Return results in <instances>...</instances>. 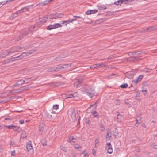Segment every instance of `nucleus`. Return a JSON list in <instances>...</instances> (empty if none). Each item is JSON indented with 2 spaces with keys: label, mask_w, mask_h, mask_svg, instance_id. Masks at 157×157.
<instances>
[{
  "label": "nucleus",
  "mask_w": 157,
  "mask_h": 157,
  "mask_svg": "<svg viewBox=\"0 0 157 157\" xmlns=\"http://www.w3.org/2000/svg\"><path fill=\"white\" fill-rule=\"evenodd\" d=\"M85 88L86 89L85 93L90 98H92L95 95V93L94 89L88 86H86Z\"/></svg>",
  "instance_id": "nucleus-1"
},
{
  "label": "nucleus",
  "mask_w": 157,
  "mask_h": 157,
  "mask_svg": "<svg viewBox=\"0 0 157 157\" xmlns=\"http://www.w3.org/2000/svg\"><path fill=\"white\" fill-rule=\"evenodd\" d=\"M63 16V14L60 13H56L55 14H52L49 16H47L46 19H56L61 18Z\"/></svg>",
  "instance_id": "nucleus-2"
},
{
  "label": "nucleus",
  "mask_w": 157,
  "mask_h": 157,
  "mask_svg": "<svg viewBox=\"0 0 157 157\" xmlns=\"http://www.w3.org/2000/svg\"><path fill=\"white\" fill-rule=\"evenodd\" d=\"M28 82H25L24 80L20 79L17 81L16 83L12 86V87H17L20 86L21 85L24 83L28 84Z\"/></svg>",
  "instance_id": "nucleus-3"
},
{
  "label": "nucleus",
  "mask_w": 157,
  "mask_h": 157,
  "mask_svg": "<svg viewBox=\"0 0 157 157\" xmlns=\"http://www.w3.org/2000/svg\"><path fill=\"white\" fill-rule=\"evenodd\" d=\"M62 27V25L59 23H55L52 25L48 26L47 28V29L48 30H51L52 29H55L59 27Z\"/></svg>",
  "instance_id": "nucleus-4"
},
{
  "label": "nucleus",
  "mask_w": 157,
  "mask_h": 157,
  "mask_svg": "<svg viewBox=\"0 0 157 157\" xmlns=\"http://www.w3.org/2000/svg\"><path fill=\"white\" fill-rule=\"evenodd\" d=\"M29 29H26L24 33L23 34L21 33L20 35H19L18 36L16 40L17 41H18L20 40L23 39L24 36H26L29 33Z\"/></svg>",
  "instance_id": "nucleus-5"
},
{
  "label": "nucleus",
  "mask_w": 157,
  "mask_h": 157,
  "mask_svg": "<svg viewBox=\"0 0 157 157\" xmlns=\"http://www.w3.org/2000/svg\"><path fill=\"white\" fill-rule=\"evenodd\" d=\"M27 90V89L25 88L24 86L21 87L16 89H13V93L18 94L21 93V92Z\"/></svg>",
  "instance_id": "nucleus-6"
},
{
  "label": "nucleus",
  "mask_w": 157,
  "mask_h": 157,
  "mask_svg": "<svg viewBox=\"0 0 157 157\" xmlns=\"http://www.w3.org/2000/svg\"><path fill=\"white\" fill-rule=\"evenodd\" d=\"M106 149L108 153L111 154L112 153V147L110 143H108L106 144Z\"/></svg>",
  "instance_id": "nucleus-7"
},
{
  "label": "nucleus",
  "mask_w": 157,
  "mask_h": 157,
  "mask_svg": "<svg viewBox=\"0 0 157 157\" xmlns=\"http://www.w3.org/2000/svg\"><path fill=\"white\" fill-rule=\"evenodd\" d=\"M23 48L21 47H16L12 48L10 49L9 50L10 54L14 53L16 52H18L20 51V49H23Z\"/></svg>",
  "instance_id": "nucleus-8"
},
{
  "label": "nucleus",
  "mask_w": 157,
  "mask_h": 157,
  "mask_svg": "<svg viewBox=\"0 0 157 157\" xmlns=\"http://www.w3.org/2000/svg\"><path fill=\"white\" fill-rule=\"evenodd\" d=\"M32 50L30 51L29 52H23L21 55L18 56V58H19V59H21L22 58H23L26 57L27 56L29 55L30 54L32 53Z\"/></svg>",
  "instance_id": "nucleus-9"
},
{
  "label": "nucleus",
  "mask_w": 157,
  "mask_h": 157,
  "mask_svg": "<svg viewBox=\"0 0 157 157\" xmlns=\"http://www.w3.org/2000/svg\"><path fill=\"white\" fill-rule=\"evenodd\" d=\"M71 117L72 119L73 122H75L76 120V113L74 109H73L71 110Z\"/></svg>",
  "instance_id": "nucleus-10"
},
{
  "label": "nucleus",
  "mask_w": 157,
  "mask_h": 157,
  "mask_svg": "<svg viewBox=\"0 0 157 157\" xmlns=\"http://www.w3.org/2000/svg\"><path fill=\"white\" fill-rule=\"evenodd\" d=\"M26 148L28 151H30L33 150V148L31 141H29L26 144Z\"/></svg>",
  "instance_id": "nucleus-11"
},
{
  "label": "nucleus",
  "mask_w": 157,
  "mask_h": 157,
  "mask_svg": "<svg viewBox=\"0 0 157 157\" xmlns=\"http://www.w3.org/2000/svg\"><path fill=\"white\" fill-rule=\"evenodd\" d=\"M134 75V73L133 72L129 71L126 73L125 75L126 78H132Z\"/></svg>",
  "instance_id": "nucleus-12"
},
{
  "label": "nucleus",
  "mask_w": 157,
  "mask_h": 157,
  "mask_svg": "<svg viewBox=\"0 0 157 157\" xmlns=\"http://www.w3.org/2000/svg\"><path fill=\"white\" fill-rule=\"evenodd\" d=\"M20 59H18V56H17L14 57H13L10 59H7L5 61L6 63H8L10 62H13L16 60H17Z\"/></svg>",
  "instance_id": "nucleus-13"
},
{
  "label": "nucleus",
  "mask_w": 157,
  "mask_h": 157,
  "mask_svg": "<svg viewBox=\"0 0 157 157\" xmlns=\"http://www.w3.org/2000/svg\"><path fill=\"white\" fill-rule=\"evenodd\" d=\"M98 12V10L96 9L93 10H89L86 12V15H90L92 14H94Z\"/></svg>",
  "instance_id": "nucleus-14"
},
{
  "label": "nucleus",
  "mask_w": 157,
  "mask_h": 157,
  "mask_svg": "<svg viewBox=\"0 0 157 157\" xmlns=\"http://www.w3.org/2000/svg\"><path fill=\"white\" fill-rule=\"evenodd\" d=\"M52 0H46L45 1L41 2L37 4V6H44L48 4L49 2L52 1Z\"/></svg>",
  "instance_id": "nucleus-15"
},
{
  "label": "nucleus",
  "mask_w": 157,
  "mask_h": 157,
  "mask_svg": "<svg viewBox=\"0 0 157 157\" xmlns=\"http://www.w3.org/2000/svg\"><path fill=\"white\" fill-rule=\"evenodd\" d=\"M97 7L99 10H102L106 9V7L104 5H97Z\"/></svg>",
  "instance_id": "nucleus-16"
},
{
  "label": "nucleus",
  "mask_w": 157,
  "mask_h": 157,
  "mask_svg": "<svg viewBox=\"0 0 157 157\" xmlns=\"http://www.w3.org/2000/svg\"><path fill=\"white\" fill-rule=\"evenodd\" d=\"M81 82L79 81H77L74 83V86L75 87L78 88L80 86Z\"/></svg>",
  "instance_id": "nucleus-17"
},
{
  "label": "nucleus",
  "mask_w": 157,
  "mask_h": 157,
  "mask_svg": "<svg viewBox=\"0 0 157 157\" xmlns=\"http://www.w3.org/2000/svg\"><path fill=\"white\" fill-rule=\"evenodd\" d=\"M115 130L113 131V135L114 136V138L116 139L117 138V136L118 134V132L117 129L116 128H115Z\"/></svg>",
  "instance_id": "nucleus-18"
},
{
  "label": "nucleus",
  "mask_w": 157,
  "mask_h": 157,
  "mask_svg": "<svg viewBox=\"0 0 157 157\" xmlns=\"http://www.w3.org/2000/svg\"><path fill=\"white\" fill-rule=\"evenodd\" d=\"M148 32L147 30V28H142L141 30H139L137 32L138 33H145Z\"/></svg>",
  "instance_id": "nucleus-19"
},
{
  "label": "nucleus",
  "mask_w": 157,
  "mask_h": 157,
  "mask_svg": "<svg viewBox=\"0 0 157 157\" xmlns=\"http://www.w3.org/2000/svg\"><path fill=\"white\" fill-rule=\"evenodd\" d=\"M92 115H93L95 117L98 118L99 117V115L98 114V113L95 111H93L92 113Z\"/></svg>",
  "instance_id": "nucleus-20"
},
{
  "label": "nucleus",
  "mask_w": 157,
  "mask_h": 157,
  "mask_svg": "<svg viewBox=\"0 0 157 157\" xmlns=\"http://www.w3.org/2000/svg\"><path fill=\"white\" fill-rule=\"evenodd\" d=\"M44 124L43 123H41L39 125V131L40 132H43L44 130Z\"/></svg>",
  "instance_id": "nucleus-21"
},
{
  "label": "nucleus",
  "mask_w": 157,
  "mask_h": 157,
  "mask_svg": "<svg viewBox=\"0 0 157 157\" xmlns=\"http://www.w3.org/2000/svg\"><path fill=\"white\" fill-rule=\"evenodd\" d=\"M97 101L95 102L94 104L91 105H90V107L88 108L87 109V110H88L89 109H90L92 107H93V109H96L97 107V105H96V103H97Z\"/></svg>",
  "instance_id": "nucleus-22"
},
{
  "label": "nucleus",
  "mask_w": 157,
  "mask_h": 157,
  "mask_svg": "<svg viewBox=\"0 0 157 157\" xmlns=\"http://www.w3.org/2000/svg\"><path fill=\"white\" fill-rule=\"evenodd\" d=\"M155 28L153 26H150L147 28V30L148 32L155 30Z\"/></svg>",
  "instance_id": "nucleus-23"
},
{
  "label": "nucleus",
  "mask_w": 157,
  "mask_h": 157,
  "mask_svg": "<svg viewBox=\"0 0 157 157\" xmlns=\"http://www.w3.org/2000/svg\"><path fill=\"white\" fill-rule=\"evenodd\" d=\"M122 0H119L117 2H115L114 3V4L117 6L118 5H121V4L123 3L122 1Z\"/></svg>",
  "instance_id": "nucleus-24"
},
{
  "label": "nucleus",
  "mask_w": 157,
  "mask_h": 157,
  "mask_svg": "<svg viewBox=\"0 0 157 157\" xmlns=\"http://www.w3.org/2000/svg\"><path fill=\"white\" fill-rule=\"evenodd\" d=\"M132 58L133 59H132V60L133 62H134L135 60L140 61L142 59L141 58H140L138 57H133Z\"/></svg>",
  "instance_id": "nucleus-25"
},
{
  "label": "nucleus",
  "mask_w": 157,
  "mask_h": 157,
  "mask_svg": "<svg viewBox=\"0 0 157 157\" xmlns=\"http://www.w3.org/2000/svg\"><path fill=\"white\" fill-rule=\"evenodd\" d=\"M18 13H17V11L16 13H13V14H12V15L11 17L12 18V19H13L15 18L16 17H17V15H18Z\"/></svg>",
  "instance_id": "nucleus-26"
},
{
  "label": "nucleus",
  "mask_w": 157,
  "mask_h": 157,
  "mask_svg": "<svg viewBox=\"0 0 157 157\" xmlns=\"http://www.w3.org/2000/svg\"><path fill=\"white\" fill-rule=\"evenodd\" d=\"M75 139L73 136H71L70 137V138L67 140L68 142L71 143V142H75V141H73V140H75Z\"/></svg>",
  "instance_id": "nucleus-27"
},
{
  "label": "nucleus",
  "mask_w": 157,
  "mask_h": 157,
  "mask_svg": "<svg viewBox=\"0 0 157 157\" xmlns=\"http://www.w3.org/2000/svg\"><path fill=\"white\" fill-rule=\"evenodd\" d=\"M128 86V85L127 83H124L120 86V87L122 88H126Z\"/></svg>",
  "instance_id": "nucleus-28"
},
{
  "label": "nucleus",
  "mask_w": 157,
  "mask_h": 157,
  "mask_svg": "<svg viewBox=\"0 0 157 157\" xmlns=\"http://www.w3.org/2000/svg\"><path fill=\"white\" fill-rule=\"evenodd\" d=\"M74 20H66L65 21H63V22L62 23V24H63L65 23H66V25L67 24H69L70 22H72Z\"/></svg>",
  "instance_id": "nucleus-29"
},
{
  "label": "nucleus",
  "mask_w": 157,
  "mask_h": 157,
  "mask_svg": "<svg viewBox=\"0 0 157 157\" xmlns=\"http://www.w3.org/2000/svg\"><path fill=\"white\" fill-rule=\"evenodd\" d=\"M61 96H62V98H63L64 99H66L68 98V96L67 94H62L61 95Z\"/></svg>",
  "instance_id": "nucleus-30"
},
{
  "label": "nucleus",
  "mask_w": 157,
  "mask_h": 157,
  "mask_svg": "<svg viewBox=\"0 0 157 157\" xmlns=\"http://www.w3.org/2000/svg\"><path fill=\"white\" fill-rule=\"evenodd\" d=\"M14 0H7L6 2H0V5H1V4L4 5L6 3L9 2H11L12 1H14Z\"/></svg>",
  "instance_id": "nucleus-31"
},
{
  "label": "nucleus",
  "mask_w": 157,
  "mask_h": 157,
  "mask_svg": "<svg viewBox=\"0 0 157 157\" xmlns=\"http://www.w3.org/2000/svg\"><path fill=\"white\" fill-rule=\"evenodd\" d=\"M55 70V67H54L49 68L48 69V71L49 72L56 71Z\"/></svg>",
  "instance_id": "nucleus-32"
},
{
  "label": "nucleus",
  "mask_w": 157,
  "mask_h": 157,
  "mask_svg": "<svg viewBox=\"0 0 157 157\" xmlns=\"http://www.w3.org/2000/svg\"><path fill=\"white\" fill-rule=\"evenodd\" d=\"M141 81V80L138 77L136 79H134L133 80V82H134V83H138L140 81Z\"/></svg>",
  "instance_id": "nucleus-33"
},
{
  "label": "nucleus",
  "mask_w": 157,
  "mask_h": 157,
  "mask_svg": "<svg viewBox=\"0 0 157 157\" xmlns=\"http://www.w3.org/2000/svg\"><path fill=\"white\" fill-rule=\"evenodd\" d=\"M117 113H118L117 114V119L118 121H119L121 118V115L119 114L118 112Z\"/></svg>",
  "instance_id": "nucleus-34"
},
{
  "label": "nucleus",
  "mask_w": 157,
  "mask_h": 157,
  "mask_svg": "<svg viewBox=\"0 0 157 157\" xmlns=\"http://www.w3.org/2000/svg\"><path fill=\"white\" fill-rule=\"evenodd\" d=\"M26 136L25 133H23L21 134V138L23 139H26Z\"/></svg>",
  "instance_id": "nucleus-35"
},
{
  "label": "nucleus",
  "mask_w": 157,
  "mask_h": 157,
  "mask_svg": "<svg viewBox=\"0 0 157 157\" xmlns=\"http://www.w3.org/2000/svg\"><path fill=\"white\" fill-rule=\"evenodd\" d=\"M74 147L76 149H78L79 148H81V147L80 145L78 144H75L74 145Z\"/></svg>",
  "instance_id": "nucleus-36"
},
{
  "label": "nucleus",
  "mask_w": 157,
  "mask_h": 157,
  "mask_svg": "<svg viewBox=\"0 0 157 157\" xmlns=\"http://www.w3.org/2000/svg\"><path fill=\"white\" fill-rule=\"evenodd\" d=\"M20 127L18 126H14L13 127V129L15 131H18Z\"/></svg>",
  "instance_id": "nucleus-37"
},
{
  "label": "nucleus",
  "mask_w": 157,
  "mask_h": 157,
  "mask_svg": "<svg viewBox=\"0 0 157 157\" xmlns=\"http://www.w3.org/2000/svg\"><path fill=\"white\" fill-rule=\"evenodd\" d=\"M111 132L110 129H108L107 131L106 135L108 136H109V135H111Z\"/></svg>",
  "instance_id": "nucleus-38"
},
{
  "label": "nucleus",
  "mask_w": 157,
  "mask_h": 157,
  "mask_svg": "<svg viewBox=\"0 0 157 157\" xmlns=\"http://www.w3.org/2000/svg\"><path fill=\"white\" fill-rule=\"evenodd\" d=\"M9 50H6L4 52V54L6 56H7L9 55L10 54V52H9Z\"/></svg>",
  "instance_id": "nucleus-39"
},
{
  "label": "nucleus",
  "mask_w": 157,
  "mask_h": 157,
  "mask_svg": "<svg viewBox=\"0 0 157 157\" xmlns=\"http://www.w3.org/2000/svg\"><path fill=\"white\" fill-rule=\"evenodd\" d=\"M53 109L55 110H57L59 108V105H55L53 106Z\"/></svg>",
  "instance_id": "nucleus-40"
},
{
  "label": "nucleus",
  "mask_w": 157,
  "mask_h": 157,
  "mask_svg": "<svg viewBox=\"0 0 157 157\" xmlns=\"http://www.w3.org/2000/svg\"><path fill=\"white\" fill-rule=\"evenodd\" d=\"M84 120L86 123L89 124V125L90 124V120L89 119L87 118H86Z\"/></svg>",
  "instance_id": "nucleus-41"
},
{
  "label": "nucleus",
  "mask_w": 157,
  "mask_h": 157,
  "mask_svg": "<svg viewBox=\"0 0 157 157\" xmlns=\"http://www.w3.org/2000/svg\"><path fill=\"white\" fill-rule=\"evenodd\" d=\"M144 52L142 51H137L136 54L138 55H142V54H144Z\"/></svg>",
  "instance_id": "nucleus-42"
},
{
  "label": "nucleus",
  "mask_w": 157,
  "mask_h": 157,
  "mask_svg": "<svg viewBox=\"0 0 157 157\" xmlns=\"http://www.w3.org/2000/svg\"><path fill=\"white\" fill-rule=\"evenodd\" d=\"M67 95L68 96V98H73V93H70V94H67Z\"/></svg>",
  "instance_id": "nucleus-43"
},
{
  "label": "nucleus",
  "mask_w": 157,
  "mask_h": 157,
  "mask_svg": "<svg viewBox=\"0 0 157 157\" xmlns=\"http://www.w3.org/2000/svg\"><path fill=\"white\" fill-rule=\"evenodd\" d=\"M55 67V71H59V70H60V66H58Z\"/></svg>",
  "instance_id": "nucleus-44"
},
{
  "label": "nucleus",
  "mask_w": 157,
  "mask_h": 157,
  "mask_svg": "<svg viewBox=\"0 0 157 157\" xmlns=\"http://www.w3.org/2000/svg\"><path fill=\"white\" fill-rule=\"evenodd\" d=\"M61 56V55H59V56H58L57 57H56L55 58V59L56 60H58L59 59H60V58H63V56Z\"/></svg>",
  "instance_id": "nucleus-45"
},
{
  "label": "nucleus",
  "mask_w": 157,
  "mask_h": 157,
  "mask_svg": "<svg viewBox=\"0 0 157 157\" xmlns=\"http://www.w3.org/2000/svg\"><path fill=\"white\" fill-rule=\"evenodd\" d=\"M107 65L106 63H102L101 64H98L99 67H103L104 66H105Z\"/></svg>",
  "instance_id": "nucleus-46"
},
{
  "label": "nucleus",
  "mask_w": 157,
  "mask_h": 157,
  "mask_svg": "<svg viewBox=\"0 0 157 157\" xmlns=\"http://www.w3.org/2000/svg\"><path fill=\"white\" fill-rule=\"evenodd\" d=\"M28 7L29 6L23 8V10L24 12L29 10Z\"/></svg>",
  "instance_id": "nucleus-47"
},
{
  "label": "nucleus",
  "mask_w": 157,
  "mask_h": 157,
  "mask_svg": "<svg viewBox=\"0 0 157 157\" xmlns=\"http://www.w3.org/2000/svg\"><path fill=\"white\" fill-rule=\"evenodd\" d=\"M73 94V98H75L78 96V94L77 92H75Z\"/></svg>",
  "instance_id": "nucleus-48"
},
{
  "label": "nucleus",
  "mask_w": 157,
  "mask_h": 157,
  "mask_svg": "<svg viewBox=\"0 0 157 157\" xmlns=\"http://www.w3.org/2000/svg\"><path fill=\"white\" fill-rule=\"evenodd\" d=\"M13 126H14V125H9L7 126L6 127H7V128L9 129H13Z\"/></svg>",
  "instance_id": "nucleus-49"
},
{
  "label": "nucleus",
  "mask_w": 157,
  "mask_h": 157,
  "mask_svg": "<svg viewBox=\"0 0 157 157\" xmlns=\"http://www.w3.org/2000/svg\"><path fill=\"white\" fill-rule=\"evenodd\" d=\"M140 92L138 90H136V97H138L140 94Z\"/></svg>",
  "instance_id": "nucleus-50"
},
{
  "label": "nucleus",
  "mask_w": 157,
  "mask_h": 157,
  "mask_svg": "<svg viewBox=\"0 0 157 157\" xmlns=\"http://www.w3.org/2000/svg\"><path fill=\"white\" fill-rule=\"evenodd\" d=\"M112 137L111 135H109V136H106V141L109 140Z\"/></svg>",
  "instance_id": "nucleus-51"
},
{
  "label": "nucleus",
  "mask_w": 157,
  "mask_h": 157,
  "mask_svg": "<svg viewBox=\"0 0 157 157\" xmlns=\"http://www.w3.org/2000/svg\"><path fill=\"white\" fill-rule=\"evenodd\" d=\"M138 120H137V119H136V124H135V126H136V127H138V124H139V121H138Z\"/></svg>",
  "instance_id": "nucleus-52"
},
{
  "label": "nucleus",
  "mask_w": 157,
  "mask_h": 157,
  "mask_svg": "<svg viewBox=\"0 0 157 157\" xmlns=\"http://www.w3.org/2000/svg\"><path fill=\"white\" fill-rule=\"evenodd\" d=\"M147 90H142V92L143 93V94L144 95H145L146 94Z\"/></svg>",
  "instance_id": "nucleus-53"
},
{
  "label": "nucleus",
  "mask_w": 157,
  "mask_h": 157,
  "mask_svg": "<svg viewBox=\"0 0 157 157\" xmlns=\"http://www.w3.org/2000/svg\"><path fill=\"white\" fill-rule=\"evenodd\" d=\"M17 12L18 13H21L24 12L23 10V8H22L20 10H18Z\"/></svg>",
  "instance_id": "nucleus-54"
},
{
  "label": "nucleus",
  "mask_w": 157,
  "mask_h": 157,
  "mask_svg": "<svg viewBox=\"0 0 157 157\" xmlns=\"http://www.w3.org/2000/svg\"><path fill=\"white\" fill-rule=\"evenodd\" d=\"M64 67V69H65L68 68V66L67 64H64L63 65Z\"/></svg>",
  "instance_id": "nucleus-55"
},
{
  "label": "nucleus",
  "mask_w": 157,
  "mask_h": 157,
  "mask_svg": "<svg viewBox=\"0 0 157 157\" xmlns=\"http://www.w3.org/2000/svg\"><path fill=\"white\" fill-rule=\"evenodd\" d=\"M151 70V69H147L144 70V71L146 72H149Z\"/></svg>",
  "instance_id": "nucleus-56"
},
{
  "label": "nucleus",
  "mask_w": 157,
  "mask_h": 157,
  "mask_svg": "<svg viewBox=\"0 0 157 157\" xmlns=\"http://www.w3.org/2000/svg\"><path fill=\"white\" fill-rule=\"evenodd\" d=\"M61 149L65 152H67V149L65 147H62Z\"/></svg>",
  "instance_id": "nucleus-57"
},
{
  "label": "nucleus",
  "mask_w": 157,
  "mask_h": 157,
  "mask_svg": "<svg viewBox=\"0 0 157 157\" xmlns=\"http://www.w3.org/2000/svg\"><path fill=\"white\" fill-rule=\"evenodd\" d=\"M95 144H98L99 143V140L98 138H96L95 140Z\"/></svg>",
  "instance_id": "nucleus-58"
},
{
  "label": "nucleus",
  "mask_w": 157,
  "mask_h": 157,
  "mask_svg": "<svg viewBox=\"0 0 157 157\" xmlns=\"http://www.w3.org/2000/svg\"><path fill=\"white\" fill-rule=\"evenodd\" d=\"M20 124H22L24 123V121L23 120H21L19 121Z\"/></svg>",
  "instance_id": "nucleus-59"
},
{
  "label": "nucleus",
  "mask_w": 157,
  "mask_h": 157,
  "mask_svg": "<svg viewBox=\"0 0 157 157\" xmlns=\"http://www.w3.org/2000/svg\"><path fill=\"white\" fill-rule=\"evenodd\" d=\"M89 21H86L85 22L87 23L91 24L92 23V20H88Z\"/></svg>",
  "instance_id": "nucleus-60"
},
{
  "label": "nucleus",
  "mask_w": 157,
  "mask_h": 157,
  "mask_svg": "<svg viewBox=\"0 0 157 157\" xmlns=\"http://www.w3.org/2000/svg\"><path fill=\"white\" fill-rule=\"evenodd\" d=\"M152 148L154 149H157V145H153L152 146Z\"/></svg>",
  "instance_id": "nucleus-61"
},
{
  "label": "nucleus",
  "mask_w": 157,
  "mask_h": 157,
  "mask_svg": "<svg viewBox=\"0 0 157 157\" xmlns=\"http://www.w3.org/2000/svg\"><path fill=\"white\" fill-rule=\"evenodd\" d=\"M143 75H140L138 77L141 80L143 78Z\"/></svg>",
  "instance_id": "nucleus-62"
},
{
  "label": "nucleus",
  "mask_w": 157,
  "mask_h": 157,
  "mask_svg": "<svg viewBox=\"0 0 157 157\" xmlns=\"http://www.w3.org/2000/svg\"><path fill=\"white\" fill-rule=\"evenodd\" d=\"M11 155H15V152L14 150L12 152Z\"/></svg>",
  "instance_id": "nucleus-63"
},
{
  "label": "nucleus",
  "mask_w": 157,
  "mask_h": 157,
  "mask_svg": "<svg viewBox=\"0 0 157 157\" xmlns=\"http://www.w3.org/2000/svg\"><path fill=\"white\" fill-rule=\"evenodd\" d=\"M89 156L88 153H86L84 154L83 157H87Z\"/></svg>",
  "instance_id": "nucleus-64"
}]
</instances>
